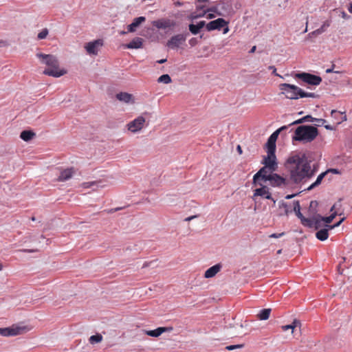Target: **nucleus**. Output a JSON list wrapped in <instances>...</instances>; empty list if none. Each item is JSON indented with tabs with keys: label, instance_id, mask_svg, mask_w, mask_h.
<instances>
[{
	"label": "nucleus",
	"instance_id": "4",
	"mask_svg": "<svg viewBox=\"0 0 352 352\" xmlns=\"http://www.w3.org/2000/svg\"><path fill=\"white\" fill-rule=\"evenodd\" d=\"M318 135V131L316 127L309 125H302L297 127L295 130L292 140L311 142Z\"/></svg>",
	"mask_w": 352,
	"mask_h": 352
},
{
	"label": "nucleus",
	"instance_id": "60",
	"mask_svg": "<svg viewBox=\"0 0 352 352\" xmlns=\"http://www.w3.org/2000/svg\"><path fill=\"white\" fill-rule=\"evenodd\" d=\"M332 72H333L332 69H327V71H326L327 73H331Z\"/></svg>",
	"mask_w": 352,
	"mask_h": 352
},
{
	"label": "nucleus",
	"instance_id": "8",
	"mask_svg": "<svg viewBox=\"0 0 352 352\" xmlns=\"http://www.w3.org/2000/svg\"><path fill=\"white\" fill-rule=\"evenodd\" d=\"M267 181L270 182V185L273 187L285 188L288 186L289 184L288 180L276 173H272L268 177Z\"/></svg>",
	"mask_w": 352,
	"mask_h": 352
},
{
	"label": "nucleus",
	"instance_id": "13",
	"mask_svg": "<svg viewBox=\"0 0 352 352\" xmlns=\"http://www.w3.org/2000/svg\"><path fill=\"white\" fill-rule=\"evenodd\" d=\"M344 218H342L339 222L333 226H327L328 228H324L318 230L316 233V238L320 241H325L329 237V230H331L335 227H338L340 225V223L344 221Z\"/></svg>",
	"mask_w": 352,
	"mask_h": 352
},
{
	"label": "nucleus",
	"instance_id": "48",
	"mask_svg": "<svg viewBox=\"0 0 352 352\" xmlns=\"http://www.w3.org/2000/svg\"><path fill=\"white\" fill-rule=\"evenodd\" d=\"M269 69H272V71H273V73H274L275 75L278 76V75L276 73V69L275 68V67H274V66H270V67H269Z\"/></svg>",
	"mask_w": 352,
	"mask_h": 352
},
{
	"label": "nucleus",
	"instance_id": "9",
	"mask_svg": "<svg viewBox=\"0 0 352 352\" xmlns=\"http://www.w3.org/2000/svg\"><path fill=\"white\" fill-rule=\"evenodd\" d=\"M102 45L103 41L102 39H97L86 43L85 45V49L88 54L96 56L98 54L100 48Z\"/></svg>",
	"mask_w": 352,
	"mask_h": 352
},
{
	"label": "nucleus",
	"instance_id": "19",
	"mask_svg": "<svg viewBox=\"0 0 352 352\" xmlns=\"http://www.w3.org/2000/svg\"><path fill=\"white\" fill-rule=\"evenodd\" d=\"M173 330V327H158L154 330L145 331V334L152 337H158L165 332H170Z\"/></svg>",
	"mask_w": 352,
	"mask_h": 352
},
{
	"label": "nucleus",
	"instance_id": "42",
	"mask_svg": "<svg viewBox=\"0 0 352 352\" xmlns=\"http://www.w3.org/2000/svg\"><path fill=\"white\" fill-rule=\"evenodd\" d=\"M284 234H285V232H281V233H278V234L274 233V234H272L271 235H270V238H279V237L283 236Z\"/></svg>",
	"mask_w": 352,
	"mask_h": 352
},
{
	"label": "nucleus",
	"instance_id": "47",
	"mask_svg": "<svg viewBox=\"0 0 352 352\" xmlns=\"http://www.w3.org/2000/svg\"><path fill=\"white\" fill-rule=\"evenodd\" d=\"M197 217V216H196V215L188 217H187V218H186V219H185V221H191L192 219H193L196 218Z\"/></svg>",
	"mask_w": 352,
	"mask_h": 352
},
{
	"label": "nucleus",
	"instance_id": "31",
	"mask_svg": "<svg viewBox=\"0 0 352 352\" xmlns=\"http://www.w3.org/2000/svg\"><path fill=\"white\" fill-rule=\"evenodd\" d=\"M327 174V172H324V173H320L315 182H314L309 187H308L307 190H311L313 189L314 188L318 186L319 184H320L322 180L323 179V178L324 177V176L326 175Z\"/></svg>",
	"mask_w": 352,
	"mask_h": 352
},
{
	"label": "nucleus",
	"instance_id": "45",
	"mask_svg": "<svg viewBox=\"0 0 352 352\" xmlns=\"http://www.w3.org/2000/svg\"><path fill=\"white\" fill-rule=\"evenodd\" d=\"M302 122H304V120H302V118L300 119H298V120L293 122L290 125L298 124H300Z\"/></svg>",
	"mask_w": 352,
	"mask_h": 352
},
{
	"label": "nucleus",
	"instance_id": "39",
	"mask_svg": "<svg viewBox=\"0 0 352 352\" xmlns=\"http://www.w3.org/2000/svg\"><path fill=\"white\" fill-rule=\"evenodd\" d=\"M322 217H320V219H316V218H314V228L316 229V230H318L321 226H322Z\"/></svg>",
	"mask_w": 352,
	"mask_h": 352
},
{
	"label": "nucleus",
	"instance_id": "46",
	"mask_svg": "<svg viewBox=\"0 0 352 352\" xmlns=\"http://www.w3.org/2000/svg\"><path fill=\"white\" fill-rule=\"evenodd\" d=\"M173 4L175 7H179V6H182L184 5V2H181L179 1H174Z\"/></svg>",
	"mask_w": 352,
	"mask_h": 352
},
{
	"label": "nucleus",
	"instance_id": "3",
	"mask_svg": "<svg viewBox=\"0 0 352 352\" xmlns=\"http://www.w3.org/2000/svg\"><path fill=\"white\" fill-rule=\"evenodd\" d=\"M281 94L290 100H297L301 98H316V95L312 92H305L296 85L288 83L279 85Z\"/></svg>",
	"mask_w": 352,
	"mask_h": 352
},
{
	"label": "nucleus",
	"instance_id": "34",
	"mask_svg": "<svg viewBox=\"0 0 352 352\" xmlns=\"http://www.w3.org/2000/svg\"><path fill=\"white\" fill-rule=\"evenodd\" d=\"M314 120H315L314 122H316V125H318V126H324V127L329 130L333 129V127L332 126L325 125V123L327 122V121L324 119L316 118V119H314Z\"/></svg>",
	"mask_w": 352,
	"mask_h": 352
},
{
	"label": "nucleus",
	"instance_id": "12",
	"mask_svg": "<svg viewBox=\"0 0 352 352\" xmlns=\"http://www.w3.org/2000/svg\"><path fill=\"white\" fill-rule=\"evenodd\" d=\"M267 155L264 158L263 164L265 166L269 167V170L271 173L275 171L277 169V163L276 162L275 151L270 153V151H267Z\"/></svg>",
	"mask_w": 352,
	"mask_h": 352
},
{
	"label": "nucleus",
	"instance_id": "49",
	"mask_svg": "<svg viewBox=\"0 0 352 352\" xmlns=\"http://www.w3.org/2000/svg\"><path fill=\"white\" fill-rule=\"evenodd\" d=\"M269 69H272V71H273V73H274L275 75L278 76V75L276 73V69L275 68V67H274V66H270V67H269Z\"/></svg>",
	"mask_w": 352,
	"mask_h": 352
},
{
	"label": "nucleus",
	"instance_id": "54",
	"mask_svg": "<svg viewBox=\"0 0 352 352\" xmlns=\"http://www.w3.org/2000/svg\"><path fill=\"white\" fill-rule=\"evenodd\" d=\"M214 17V15L213 14H208V19H212Z\"/></svg>",
	"mask_w": 352,
	"mask_h": 352
},
{
	"label": "nucleus",
	"instance_id": "63",
	"mask_svg": "<svg viewBox=\"0 0 352 352\" xmlns=\"http://www.w3.org/2000/svg\"><path fill=\"white\" fill-rule=\"evenodd\" d=\"M208 10H210V11H214L215 10V8H211Z\"/></svg>",
	"mask_w": 352,
	"mask_h": 352
},
{
	"label": "nucleus",
	"instance_id": "37",
	"mask_svg": "<svg viewBox=\"0 0 352 352\" xmlns=\"http://www.w3.org/2000/svg\"><path fill=\"white\" fill-rule=\"evenodd\" d=\"M336 215H337V212H333L329 217H322V221L325 222L326 223H330L332 222V221L333 220V219L336 217Z\"/></svg>",
	"mask_w": 352,
	"mask_h": 352
},
{
	"label": "nucleus",
	"instance_id": "57",
	"mask_svg": "<svg viewBox=\"0 0 352 352\" xmlns=\"http://www.w3.org/2000/svg\"><path fill=\"white\" fill-rule=\"evenodd\" d=\"M6 45V41H0V46Z\"/></svg>",
	"mask_w": 352,
	"mask_h": 352
},
{
	"label": "nucleus",
	"instance_id": "59",
	"mask_svg": "<svg viewBox=\"0 0 352 352\" xmlns=\"http://www.w3.org/2000/svg\"><path fill=\"white\" fill-rule=\"evenodd\" d=\"M22 251L25 252H33V250H23Z\"/></svg>",
	"mask_w": 352,
	"mask_h": 352
},
{
	"label": "nucleus",
	"instance_id": "15",
	"mask_svg": "<svg viewBox=\"0 0 352 352\" xmlns=\"http://www.w3.org/2000/svg\"><path fill=\"white\" fill-rule=\"evenodd\" d=\"M228 25V22L226 21L222 18H219L216 20L212 21L209 22L206 25V29L208 31H212L214 30H220L221 28H223L224 26Z\"/></svg>",
	"mask_w": 352,
	"mask_h": 352
},
{
	"label": "nucleus",
	"instance_id": "53",
	"mask_svg": "<svg viewBox=\"0 0 352 352\" xmlns=\"http://www.w3.org/2000/svg\"><path fill=\"white\" fill-rule=\"evenodd\" d=\"M294 197V195H288L286 196V199H289Z\"/></svg>",
	"mask_w": 352,
	"mask_h": 352
},
{
	"label": "nucleus",
	"instance_id": "51",
	"mask_svg": "<svg viewBox=\"0 0 352 352\" xmlns=\"http://www.w3.org/2000/svg\"><path fill=\"white\" fill-rule=\"evenodd\" d=\"M256 46H253V47H252V49L250 50V53H254V52H255V50H256Z\"/></svg>",
	"mask_w": 352,
	"mask_h": 352
},
{
	"label": "nucleus",
	"instance_id": "41",
	"mask_svg": "<svg viewBox=\"0 0 352 352\" xmlns=\"http://www.w3.org/2000/svg\"><path fill=\"white\" fill-rule=\"evenodd\" d=\"M314 118H312L311 116H306L302 118V120L305 122H314Z\"/></svg>",
	"mask_w": 352,
	"mask_h": 352
},
{
	"label": "nucleus",
	"instance_id": "33",
	"mask_svg": "<svg viewBox=\"0 0 352 352\" xmlns=\"http://www.w3.org/2000/svg\"><path fill=\"white\" fill-rule=\"evenodd\" d=\"M294 210L296 216L301 219L304 216L300 212V206L298 201L294 202Z\"/></svg>",
	"mask_w": 352,
	"mask_h": 352
},
{
	"label": "nucleus",
	"instance_id": "1",
	"mask_svg": "<svg viewBox=\"0 0 352 352\" xmlns=\"http://www.w3.org/2000/svg\"><path fill=\"white\" fill-rule=\"evenodd\" d=\"M286 168L289 172L290 179L294 184H300L314 175L316 170L311 166V162L305 155L293 154L286 161Z\"/></svg>",
	"mask_w": 352,
	"mask_h": 352
},
{
	"label": "nucleus",
	"instance_id": "43",
	"mask_svg": "<svg viewBox=\"0 0 352 352\" xmlns=\"http://www.w3.org/2000/svg\"><path fill=\"white\" fill-rule=\"evenodd\" d=\"M189 44L191 46H195L197 44V39L196 38H192L189 40Z\"/></svg>",
	"mask_w": 352,
	"mask_h": 352
},
{
	"label": "nucleus",
	"instance_id": "17",
	"mask_svg": "<svg viewBox=\"0 0 352 352\" xmlns=\"http://www.w3.org/2000/svg\"><path fill=\"white\" fill-rule=\"evenodd\" d=\"M76 170L74 168H67L60 171V175L57 179L58 182H65L72 177L75 174Z\"/></svg>",
	"mask_w": 352,
	"mask_h": 352
},
{
	"label": "nucleus",
	"instance_id": "30",
	"mask_svg": "<svg viewBox=\"0 0 352 352\" xmlns=\"http://www.w3.org/2000/svg\"><path fill=\"white\" fill-rule=\"evenodd\" d=\"M300 221H301V223L304 226H306V227H308V228H314V224H315L314 223V219H309V218H306V217H303L300 219Z\"/></svg>",
	"mask_w": 352,
	"mask_h": 352
},
{
	"label": "nucleus",
	"instance_id": "62",
	"mask_svg": "<svg viewBox=\"0 0 352 352\" xmlns=\"http://www.w3.org/2000/svg\"><path fill=\"white\" fill-rule=\"evenodd\" d=\"M198 2H207L208 0H197Z\"/></svg>",
	"mask_w": 352,
	"mask_h": 352
},
{
	"label": "nucleus",
	"instance_id": "10",
	"mask_svg": "<svg viewBox=\"0 0 352 352\" xmlns=\"http://www.w3.org/2000/svg\"><path fill=\"white\" fill-rule=\"evenodd\" d=\"M272 173L269 170V167L264 166L261 168L253 177V184L254 185H261L258 182V179L261 178L262 180L266 182L268 179V177H270Z\"/></svg>",
	"mask_w": 352,
	"mask_h": 352
},
{
	"label": "nucleus",
	"instance_id": "22",
	"mask_svg": "<svg viewBox=\"0 0 352 352\" xmlns=\"http://www.w3.org/2000/svg\"><path fill=\"white\" fill-rule=\"evenodd\" d=\"M143 44V39L140 37L133 38L129 43L124 45L127 49H139L141 48Z\"/></svg>",
	"mask_w": 352,
	"mask_h": 352
},
{
	"label": "nucleus",
	"instance_id": "2",
	"mask_svg": "<svg viewBox=\"0 0 352 352\" xmlns=\"http://www.w3.org/2000/svg\"><path fill=\"white\" fill-rule=\"evenodd\" d=\"M36 57L42 64L48 67L43 71V74L55 78L60 77L67 74V70L59 67V62L57 58L52 54L37 53Z\"/></svg>",
	"mask_w": 352,
	"mask_h": 352
},
{
	"label": "nucleus",
	"instance_id": "18",
	"mask_svg": "<svg viewBox=\"0 0 352 352\" xmlns=\"http://www.w3.org/2000/svg\"><path fill=\"white\" fill-rule=\"evenodd\" d=\"M152 24L157 29H166L175 25V23L168 19H162L154 21Z\"/></svg>",
	"mask_w": 352,
	"mask_h": 352
},
{
	"label": "nucleus",
	"instance_id": "28",
	"mask_svg": "<svg viewBox=\"0 0 352 352\" xmlns=\"http://www.w3.org/2000/svg\"><path fill=\"white\" fill-rule=\"evenodd\" d=\"M34 136L35 133L32 131H23L20 134V138L25 142L31 140Z\"/></svg>",
	"mask_w": 352,
	"mask_h": 352
},
{
	"label": "nucleus",
	"instance_id": "61",
	"mask_svg": "<svg viewBox=\"0 0 352 352\" xmlns=\"http://www.w3.org/2000/svg\"><path fill=\"white\" fill-rule=\"evenodd\" d=\"M228 32V28L227 27V28L224 30L223 33H224V34H226V33H227Z\"/></svg>",
	"mask_w": 352,
	"mask_h": 352
},
{
	"label": "nucleus",
	"instance_id": "24",
	"mask_svg": "<svg viewBox=\"0 0 352 352\" xmlns=\"http://www.w3.org/2000/svg\"><path fill=\"white\" fill-rule=\"evenodd\" d=\"M331 115V117L336 120V124H340L341 122L346 120V116L342 112L336 110H332Z\"/></svg>",
	"mask_w": 352,
	"mask_h": 352
},
{
	"label": "nucleus",
	"instance_id": "20",
	"mask_svg": "<svg viewBox=\"0 0 352 352\" xmlns=\"http://www.w3.org/2000/svg\"><path fill=\"white\" fill-rule=\"evenodd\" d=\"M145 21L146 18L144 16L135 18L133 22L127 26L128 32H134L136 30V28Z\"/></svg>",
	"mask_w": 352,
	"mask_h": 352
},
{
	"label": "nucleus",
	"instance_id": "35",
	"mask_svg": "<svg viewBox=\"0 0 352 352\" xmlns=\"http://www.w3.org/2000/svg\"><path fill=\"white\" fill-rule=\"evenodd\" d=\"M157 82H162L164 84H168L171 82V78L168 74H163L158 78Z\"/></svg>",
	"mask_w": 352,
	"mask_h": 352
},
{
	"label": "nucleus",
	"instance_id": "52",
	"mask_svg": "<svg viewBox=\"0 0 352 352\" xmlns=\"http://www.w3.org/2000/svg\"><path fill=\"white\" fill-rule=\"evenodd\" d=\"M120 208H115V209H111L109 211V212H116V211H118L119 210Z\"/></svg>",
	"mask_w": 352,
	"mask_h": 352
},
{
	"label": "nucleus",
	"instance_id": "32",
	"mask_svg": "<svg viewBox=\"0 0 352 352\" xmlns=\"http://www.w3.org/2000/svg\"><path fill=\"white\" fill-rule=\"evenodd\" d=\"M100 183V182L98 181H93V182H84L81 184L82 187L84 188H89L93 186H97L99 187L98 184ZM100 187H104V186H100Z\"/></svg>",
	"mask_w": 352,
	"mask_h": 352
},
{
	"label": "nucleus",
	"instance_id": "7",
	"mask_svg": "<svg viewBox=\"0 0 352 352\" xmlns=\"http://www.w3.org/2000/svg\"><path fill=\"white\" fill-rule=\"evenodd\" d=\"M145 122V118L143 116H140L135 120L129 122L126 126L129 131L133 133H135L140 131L144 128Z\"/></svg>",
	"mask_w": 352,
	"mask_h": 352
},
{
	"label": "nucleus",
	"instance_id": "44",
	"mask_svg": "<svg viewBox=\"0 0 352 352\" xmlns=\"http://www.w3.org/2000/svg\"><path fill=\"white\" fill-rule=\"evenodd\" d=\"M280 208H284V210H285V213H286V214L287 213V212H288V210H287V204L286 203L283 202V203L281 204V205L280 206Z\"/></svg>",
	"mask_w": 352,
	"mask_h": 352
},
{
	"label": "nucleus",
	"instance_id": "11",
	"mask_svg": "<svg viewBox=\"0 0 352 352\" xmlns=\"http://www.w3.org/2000/svg\"><path fill=\"white\" fill-rule=\"evenodd\" d=\"M288 128L287 126H281L280 129L274 131L269 138L267 142V151H270V153H272L273 151H276V141L278 136L279 133L285 130Z\"/></svg>",
	"mask_w": 352,
	"mask_h": 352
},
{
	"label": "nucleus",
	"instance_id": "14",
	"mask_svg": "<svg viewBox=\"0 0 352 352\" xmlns=\"http://www.w3.org/2000/svg\"><path fill=\"white\" fill-rule=\"evenodd\" d=\"M186 41V36L182 34L175 35L167 42V46L174 49L178 47L183 42Z\"/></svg>",
	"mask_w": 352,
	"mask_h": 352
},
{
	"label": "nucleus",
	"instance_id": "6",
	"mask_svg": "<svg viewBox=\"0 0 352 352\" xmlns=\"http://www.w3.org/2000/svg\"><path fill=\"white\" fill-rule=\"evenodd\" d=\"M295 77L311 85H319L322 82L321 77L309 73H298Z\"/></svg>",
	"mask_w": 352,
	"mask_h": 352
},
{
	"label": "nucleus",
	"instance_id": "25",
	"mask_svg": "<svg viewBox=\"0 0 352 352\" xmlns=\"http://www.w3.org/2000/svg\"><path fill=\"white\" fill-rule=\"evenodd\" d=\"M331 21H326L323 23V24L321 25V27L312 32H311L309 35V36H317L319 34H321L322 33L324 32L330 26Z\"/></svg>",
	"mask_w": 352,
	"mask_h": 352
},
{
	"label": "nucleus",
	"instance_id": "5",
	"mask_svg": "<svg viewBox=\"0 0 352 352\" xmlns=\"http://www.w3.org/2000/svg\"><path fill=\"white\" fill-rule=\"evenodd\" d=\"M29 331L27 327H19L12 325L10 327L0 328V336L4 337L15 336L23 334Z\"/></svg>",
	"mask_w": 352,
	"mask_h": 352
},
{
	"label": "nucleus",
	"instance_id": "64",
	"mask_svg": "<svg viewBox=\"0 0 352 352\" xmlns=\"http://www.w3.org/2000/svg\"><path fill=\"white\" fill-rule=\"evenodd\" d=\"M3 269V265L0 263V271H1Z\"/></svg>",
	"mask_w": 352,
	"mask_h": 352
},
{
	"label": "nucleus",
	"instance_id": "58",
	"mask_svg": "<svg viewBox=\"0 0 352 352\" xmlns=\"http://www.w3.org/2000/svg\"><path fill=\"white\" fill-rule=\"evenodd\" d=\"M349 12L352 13V4L350 5V6L349 8Z\"/></svg>",
	"mask_w": 352,
	"mask_h": 352
},
{
	"label": "nucleus",
	"instance_id": "40",
	"mask_svg": "<svg viewBox=\"0 0 352 352\" xmlns=\"http://www.w3.org/2000/svg\"><path fill=\"white\" fill-rule=\"evenodd\" d=\"M242 347H243V344H236L227 346L226 349L228 351H232L236 349H241Z\"/></svg>",
	"mask_w": 352,
	"mask_h": 352
},
{
	"label": "nucleus",
	"instance_id": "55",
	"mask_svg": "<svg viewBox=\"0 0 352 352\" xmlns=\"http://www.w3.org/2000/svg\"><path fill=\"white\" fill-rule=\"evenodd\" d=\"M166 61V59H162V60H157V63H164Z\"/></svg>",
	"mask_w": 352,
	"mask_h": 352
},
{
	"label": "nucleus",
	"instance_id": "27",
	"mask_svg": "<svg viewBox=\"0 0 352 352\" xmlns=\"http://www.w3.org/2000/svg\"><path fill=\"white\" fill-rule=\"evenodd\" d=\"M301 327V322L300 320H294L292 324H287V325H283L281 327L282 328V330L285 331H287L289 329H292V333L294 332V329L297 328V327H299L300 328Z\"/></svg>",
	"mask_w": 352,
	"mask_h": 352
},
{
	"label": "nucleus",
	"instance_id": "50",
	"mask_svg": "<svg viewBox=\"0 0 352 352\" xmlns=\"http://www.w3.org/2000/svg\"><path fill=\"white\" fill-rule=\"evenodd\" d=\"M337 205H338L337 204H335L331 207V212H333V211L336 210V208H337Z\"/></svg>",
	"mask_w": 352,
	"mask_h": 352
},
{
	"label": "nucleus",
	"instance_id": "29",
	"mask_svg": "<svg viewBox=\"0 0 352 352\" xmlns=\"http://www.w3.org/2000/svg\"><path fill=\"white\" fill-rule=\"evenodd\" d=\"M271 313L270 309H263L258 314V318L261 320H267Z\"/></svg>",
	"mask_w": 352,
	"mask_h": 352
},
{
	"label": "nucleus",
	"instance_id": "36",
	"mask_svg": "<svg viewBox=\"0 0 352 352\" xmlns=\"http://www.w3.org/2000/svg\"><path fill=\"white\" fill-rule=\"evenodd\" d=\"M102 336L100 334H96V335L91 336L89 338V342L91 344L98 343V342H100L102 341Z\"/></svg>",
	"mask_w": 352,
	"mask_h": 352
},
{
	"label": "nucleus",
	"instance_id": "16",
	"mask_svg": "<svg viewBox=\"0 0 352 352\" xmlns=\"http://www.w3.org/2000/svg\"><path fill=\"white\" fill-rule=\"evenodd\" d=\"M261 187L256 188L254 192V197H262L267 199H271L275 203V200L272 198L271 193L269 192V189L266 186L261 185Z\"/></svg>",
	"mask_w": 352,
	"mask_h": 352
},
{
	"label": "nucleus",
	"instance_id": "38",
	"mask_svg": "<svg viewBox=\"0 0 352 352\" xmlns=\"http://www.w3.org/2000/svg\"><path fill=\"white\" fill-rule=\"evenodd\" d=\"M47 34H48V30H47V29L45 28L38 34L37 37L38 39H43L45 38H46Z\"/></svg>",
	"mask_w": 352,
	"mask_h": 352
},
{
	"label": "nucleus",
	"instance_id": "56",
	"mask_svg": "<svg viewBox=\"0 0 352 352\" xmlns=\"http://www.w3.org/2000/svg\"><path fill=\"white\" fill-rule=\"evenodd\" d=\"M237 150H238V151H239V153H242V150H241V146H237Z\"/></svg>",
	"mask_w": 352,
	"mask_h": 352
},
{
	"label": "nucleus",
	"instance_id": "21",
	"mask_svg": "<svg viewBox=\"0 0 352 352\" xmlns=\"http://www.w3.org/2000/svg\"><path fill=\"white\" fill-rule=\"evenodd\" d=\"M221 269V264H217L208 268L204 274V277L206 278L214 277Z\"/></svg>",
	"mask_w": 352,
	"mask_h": 352
},
{
	"label": "nucleus",
	"instance_id": "26",
	"mask_svg": "<svg viewBox=\"0 0 352 352\" xmlns=\"http://www.w3.org/2000/svg\"><path fill=\"white\" fill-rule=\"evenodd\" d=\"M206 25L204 21H199L197 25L190 24L189 25V30L192 34H197L199 33V30L203 28Z\"/></svg>",
	"mask_w": 352,
	"mask_h": 352
},
{
	"label": "nucleus",
	"instance_id": "23",
	"mask_svg": "<svg viewBox=\"0 0 352 352\" xmlns=\"http://www.w3.org/2000/svg\"><path fill=\"white\" fill-rule=\"evenodd\" d=\"M116 98L122 102L125 103H133L134 100L133 99V95L128 94L126 92H120L116 94Z\"/></svg>",
	"mask_w": 352,
	"mask_h": 352
}]
</instances>
